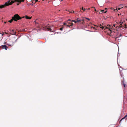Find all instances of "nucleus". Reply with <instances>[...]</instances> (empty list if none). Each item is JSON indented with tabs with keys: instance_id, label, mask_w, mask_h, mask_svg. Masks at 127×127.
Listing matches in <instances>:
<instances>
[{
	"instance_id": "obj_1",
	"label": "nucleus",
	"mask_w": 127,
	"mask_h": 127,
	"mask_svg": "<svg viewBox=\"0 0 127 127\" xmlns=\"http://www.w3.org/2000/svg\"><path fill=\"white\" fill-rule=\"evenodd\" d=\"M68 21H67L66 23H64L61 27L59 28L58 29L61 31H62L63 29L65 27H70L73 25V23L71 22H68Z\"/></svg>"
},
{
	"instance_id": "obj_2",
	"label": "nucleus",
	"mask_w": 127,
	"mask_h": 127,
	"mask_svg": "<svg viewBox=\"0 0 127 127\" xmlns=\"http://www.w3.org/2000/svg\"><path fill=\"white\" fill-rule=\"evenodd\" d=\"M102 24H100L99 25V26L100 27V28H102V29H104L105 30H106L104 32H107V31H108L109 30L111 32L112 31V26L108 24L107 26H102Z\"/></svg>"
},
{
	"instance_id": "obj_3",
	"label": "nucleus",
	"mask_w": 127,
	"mask_h": 127,
	"mask_svg": "<svg viewBox=\"0 0 127 127\" xmlns=\"http://www.w3.org/2000/svg\"><path fill=\"white\" fill-rule=\"evenodd\" d=\"M14 3L13 1L9 0L7 2H6L4 5H3L0 6V8L2 9L5 6H7L9 5H12L13 3Z\"/></svg>"
},
{
	"instance_id": "obj_4",
	"label": "nucleus",
	"mask_w": 127,
	"mask_h": 127,
	"mask_svg": "<svg viewBox=\"0 0 127 127\" xmlns=\"http://www.w3.org/2000/svg\"><path fill=\"white\" fill-rule=\"evenodd\" d=\"M84 21H85V18H83L82 19H80L79 18H77L76 19V21L73 20L72 22H74L75 23L77 22H80L81 24H84L85 23Z\"/></svg>"
},
{
	"instance_id": "obj_5",
	"label": "nucleus",
	"mask_w": 127,
	"mask_h": 127,
	"mask_svg": "<svg viewBox=\"0 0 127 127\" xmlns=\"http://www.w3.org/2000/svg\"><path fill=\"white\" fill-rule=\"evenodd\" d=\"M12 17L13 19L14 20L16 21H17L18 20H20L22 19V18L18 14L15 15Z\"/></svg>"
},
{
	"instance_id": "obj_6",
	"label": "nucleus",
	"mask_w": 127,
	"mask_h": 127,
	"mask_svg": "<svg viewBox=\"0 0 127 127\" xmlns=\"http://www.w3.org/2000/svg\"><path fill=\"white\" fill-rule=\"evenodd\" d=\"M43 29L45 31H51V32H53V31H52V29H51L50 27L48 26H44L43 27Z\"/></svg>"
},
{
	"instance_id": "obj_7",
	"label": "nucleus",
	"mask_w": 127,
	"mask_h": 127,
	"mask_svg": "<svg viewBox=\"0 0 127 127\" xmlns=\"http://www.w3.org/2000/svg\"><path fill=\"white\" fill-rule=\"evenodd\" d=\"M119 27L122 29H126L127 28V26L126 24H121L119 25Z\"/></svg>"
},
{
	"instance_id": "obj_8",
	"label": "nucleus",
	"mask_w": 127,
	"mask_h": 127,
	"mask_svg": "<svg viewBox=\"0 0 127 127\" xmlns=\"http://www.w3.org/2000/svg\"><path fill=\"white\" fill-rule=\"evenodd\" d=\"M34 22L36 24V26L37 27V29H36V30L38 31V30H39L40 29V28L39 27L38 25L37 24H38V23L37 22H36V21H35Z\"/></svg>"
},
{
	"instance_id": "obj_9",
	"label": "nucleus",
	"mask_w": 127,
	"mask_h": 127,
	"mask_svg": "<svg viewBox=\"0 0 127 127\" xmlns=\"http://www.w3.org/2000/svg\"><path fill=\"white\" fill-rule=\"evenodd\" d=\"M100 12H99L100 14H102V13H106L107 12V11H104V10H102L100 11Z\"/></svg>"
},
{
	"instance_id": "obj_10",
	"label": "nucleus",
	"mask_w": 127,
	"mask_h": 127,
	"mask_svg": "<svg viewBox=\"0 0 127 127\" xmlns=\"http://www.w3.org/2000/svg\"><path fill=\"white\" fill-rule=\"evenodd\" d=\"M17 30V29H11L10 31H13V32H16L17 30L18 31V32H19V31H18Z\"/></svg>"
},
{
	"instance_id": "obj_11",
	"label": "nucleus",
	"mask_w": 127,
	"mask_h": 127,
	"mask_svg": "<svg viewBox=\"0 0 127 127\" xmlns=\"http://www.w3.org/2000/svg\"><path fill=\"white\" fill-rule=\"evenodd\" d=\"M2 47L3 49H5L6 50H7L8 48L5 45H3L2 46Z\"/></svg>"
},
{
	"instance_id": "obj_12",
	"label": "nucleus",
	"mask_w": 127,
	"mask_h": 127,
	"mask_svg": "<svg viewBox=\"0 0 127 127\" xmlns=\"http://www.w3.org/2000/svg\"><path fill=\"white\" fill-rule=\"evenodd\" d=\"M127 115H126L123 118H122L120 121L119 122V123H120L122 121L123 119H124L127 116Z\"/></svg>"
},
{
	"instance_id": "obj_13",
	"label": "nucleus",
	"mask_w": 127,
	"mask_h": 127,
	"mask_svg": "<svg viewBox=\"0 0 127 127\" xmlns=\"http://www.w3.org/2000/svg\"><path fill=\"white\" fill-rule=\"evenodd\" d=\"M25 18L27 19H30L31 18V17H29L28 16H25Z\"/></svg>"
},
{
	"instance_id": "obj_14",
	"label": "nucleus",
	"mask_w": 127,
	"mask_h": 127,
	"mask_svg": "<svg viewBox=\"0 0 127 127\" xmlns=\"http://www.w3.org/2000/svg\"><path fill=\"white\" fill-rule=\"evenodd\" d=\"M13 20H14L12 17V19H11V20L8 21V22H9L10 23H11L13 21Z\"/></svg>"
},
{
	"instance_id": "obj_15",
	"label": "nucleus",
	"mask_w": 127,
	"mask_h": 127,
	"mask_svg": "<svg viewBox=\"0 0 127 127\" xmlns=\"http://www.w3.org/2000/svg\"><path fill=\"white\" fill-rule=\"evenodd\" d=\"M12 33H11L12 35H16V33L17 32H11Z\"/></svg>"
},
{
	"instance_id": "obj_16",
	"label": "nucleus",
	"mask_w": 127,
	"mask_h": 127,
	"mask_svg": "<svg viewBox=\"0 0 127 127\" xmlns=\"http://www.w3.org/2000/svg\"><path fill=\"white\" fill-rule=\"evenodd\" d=\"M122 84H123V85L124 87L125 88L126 86V85L124 83L123 81L122 82Z\"/></svg>"
},
{
	"instance_id": "obj_17",
	"label": "nucleus",
	"mask_w": 127,
	"mask_h": 127,
	"mask_svg": "<svg viewBox=\"0 0 127 127\" xmlns=\"http://www.w3.org/2000/svg\"><path fill=\"white\" fill-rule=\"evenodd\" d=\"M118 7H121V9L123 7V5H120L118 6Z\"/></svg>"
},
{
	"instance_id": "obj_18",
	"label": "nucleus",
	"mask_w": 127,
	"mask_h": 127,
	"mask_svg": "<svg viewBox=\"0 0 127 127\" xmlns=\"http://www.w3.org/2000/svg\"><path fill=\"white\" fill-rule=\"evenodd\" d=\"M82 10L84 11L86 10L87 9H84L83 8V7L82 8V9H81Z\"/></svg>"
},
{
	"instance_id": "obj_19",
	"label": "nucleus",
	"mask_w": 127,
	"mask_h": 127,
	"mask_svg": "<svg viewBox=\"0 0 127 127\" xmlns=\"http://www.w3.org/2000/svg\"><path fill=\"white\" fill-rule=\"evenodd\" d=\"M85 18V20H86V19H87L88 20H90V19L88 18Z\"/></svg>"
},
{
	"instance_id": "obj_20",
	"label": "nucleus",
	"mask_w": 127,
	"mask_h": 127,
	"mask_svg": "<svg viewBox=\"0 0 127 127\" xmlns=\"http://www.w3.org/2000/svg\"><path fill=\"white\" fill-rule=\"evenodd\" d=\"M23 31H25V32L26 31L25 30V29H22V31H20V32Z\"/></svg>"
},
{
	"instance_id": "obj_21",
	"label": "nucleus",
	"mask_w": 127,
	"mask_h": 127,
	"mask_svg": "<svg viewBox=\"0 0 127 127\" xmlns=\"http://www.w3.org/2000/svg\"><path fill=\"white\" fill-rule=\"evenodd\" d=\"M72 21H71V20H70V19H68V20L67 21H71V22H72Z\"/></svg>"
},
{
	"instance_id": "obj_22",
	"label": "nucleus",
	"mask_w": 127,
	"mask_h": 127,
	"mask_svg": "<svg viewBox=\"0 0 127 127\" xmlns=\"http://www.w3.org/2000/svg\"><path fill=\"white\" fill-rule=\"evenodd\" d=\"M121 9V7H119L118 8V10H120V9Z\"/></svg>"
},
{
	"instance_id": "obj_23",
	"label": "nucleus",
	"mask_w": 127,
	"mask_h": 127,
	"mask_svg": "<svg viewBox=\"0 0 127 127\" xmlns=\"http://www.w3.org/2000/svg\"><path fill=\"white\" fill-rule=\"evenodd\" d=\"M5 32V33L7 34H8V33L7 32Z\"/></svg>"
},
{
	"instance_id": "obj_24",
	"label": "nucleus",
	"mask_w": 127,
	"mask_h": 127,
	"mask_svg": "<svg viewBox=\"0 0 127 127\" xmlns=\"http://www.w3.org/2000/svg\"><path fill=\"white\" fill-rule=\"evenodd\" d=\"M0 34H2V35H3V34H4V32L3 33V34L2 33H0Z\"/></svg>"
},
{
	"instance_id": "obj_25",
	"label": "nucleus",
	"mask_w": 127,
	"mask_h": 127,
	"mask_svg": "<svg viewBox=\"0 0 127 127\" xmlns=\"http://www.w3.org/2000/svg\"><path fill=\"white\" fill-rule=\"evenodd\" d=\"M32 1V0H30L29 1V2L31 1Z\"/></svg>"
},
{
	"instance_id": "obj_26",
	"label": "nucleus",
	"mask_w": 127,
	"mask_h": 127,
	"mask_svg": "<svg viewBox=\"0 0 127 127\" xmlns=\"http://www.w3.org/2000/svg\"><path fill=\"white\" fill-rule=\"evenodd\" d=\"M38 1V0H35V2H37Z\"/></svg>"
},
{
	"instance_id": "obj_27",
	"label": "nucleus",
	"mask_w": 127,
	"mask_h": 127,
	"mask_svg": "<svg viewBox=\"0 0 127 127\" xmlns=\"http://www.w3.org/2000/svg\"><path fill=\"white\" fill-rule=\"evenodd\" d=\"M117 8H116V9H114V10L115 11V10H117Z\"/></svg>"
},
{
	"instance_id": "obj_28",
	"label": "nucleus",
	"mask_w": 127,
	"mask_h": 127,
	"mask_svg": "<svg viewBox=\"0 0 127 127\" xmlns=\"http://www.w3.org/2000/svg\"><path fill=\"white\" fill-rule=\"evenodd\" d=\"M25 17L24 16H23L22 17H21V18H24Z\"/></svg>"
},
{
	"instance_id": "obj_29",
	"label": "nucleus",
	"mask_w": 127,
	"mask_h": 127,
	"mask_svg": "<svg viewBox=\"0 0 127 127\" xmlns=\"http://www.w3.org/2000/svg\"><path fill=\"white\" fill-rule=\"evenodd\" d=\"M111 9H113V8H111Z\"/></svg>"
},
{
	"instance_id": "obj_30",
	"label": "nucleus",
	"mask_w": 127,
	"mask_h": 127,
	"mask_svg": "<svg viewBox=\"0 0 127 127\" xmlns=\"http://www.w3.org/2000/svg\"><path fill=\"white\" fill-rule=\"evenodd\" d=\"M92 8H95V7H92Z\"/></svg>"
},
{
	"instance_id": "obj_31",
	"label": "nucleus",
	"mask_w": 127,
	"mask_h": 127,
	"mask_svg": "<svg viewBox=\"0 0 127 127\" xmlns=\"http://www.w3.org/2000/svg\"><path fill=\"white\" fill-rule=\"evenodd\" d=\"M4 22L5 24H6L7 22Z\"/></svg>"
},
{
	"instance_id": "obj_32",
	"label": "nucleus",
	"mask_w": 127,
	"mask_h": 127,
	"mask_svg": "<svg viewBox=\"0 0 127 127\" xmlns=\"http://www.w3.org/2000/svg\"><path fill=\"white\" fill-rule=\"evenodd\" d=\"M95 11H96V9H95Z\"/></svg>"
},
{
	"instance_id": "obj_33",
	"label": "nucleus",
	"mask_w": 127,
	"mask_h": 127,
	"mask_svg": "<svg viewBox=\"0 0 127 127\" xmlns=\"http://www.w3.org/2000/svg\"><path fill=\"white\" fill-rule=\"evenodd\" d=\"M19 5V3H17V5Z\"/></svg>"
},
{
	"instance_id": "obj_34",
	"label": "nucleus",
	"mask_w": 127,
	"mask_h": 127,
	"mask_svg": "<svg viewBox=\"0 0 127 127\" xmlns=\"http://www.w3.org/2000/svg\"><path fill=\"white\" fill-rule=\"evenodd\" d=\"M115 25L114 24V25H113V26H114V27H115Z\"/></svg>"
},
{
	"instance_id": "obj_35",
	"label": "nucleus",
	"mask_w": 127,
	"mask_h": 127,
	"mask_svg": "<svg viewBox=\"0 0 127 127\" xmlns=\"http://www.w3.org/2000/svg\"><path fill=\"white\" fill-rule=\"evenodd\" d=\"M107 8H106L105 9V10H107Z\"/></svg>"
},
{
	"instance_id": "obj_36",
	"label": "nucleus",
	"mask_w": 127,
	"mask_h": 127,
	"mask_svg": "<svg viewBox=\"0 0 127 127\" xmlns=\"http://www.w3.org/2000/svg\"><path fill=\"white\" fill-rule=\"evenodd\" d=\"M70 12V13H72V11Z\"/></svg>"
},
{
	"instance_id": "obj_37",
	"label": "nucleus",
	"mask_w": 127,
	"mask_h": 127,
	"mask_svg": "<svg viewBox=\"0 0 127 127\" xmlns=\"http://www.w3.org/2000/svg\"><path fill=\"white\" fill-rule=\"evenodd\" d=\"M112 32H110V34H111V33H112Z\"/></svg>"
},
{
	"instance_id": "obj_38",
	"label": "nucleus",
	"mask_w": 127,
	"mask_h": 127,
	"mask_svg": "<svg viewBox=\"0 0 127 127\" xmlns=\"http://www.w3.org/2000/svg\"><path fill=\"white\" fill-rule=\"evenodd\" d=\"M90 8H89L88 9V10H90Z\"/></svg>"
},
{
	"instance_id": "obj_39",
	"label": "nucleus",
	"mask_w": 127,
	"mask_h": 127,
	"mask_svg": "<svg viewBox=\"0 0 127 127\" xmlns=\"http://www.w3.org/2000/svg\"><path fill=\"white\" fill-rule=\"evenodd\" d=\"M73 13H74V11H73Z\"/></svg>"
}]
</instances>
